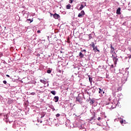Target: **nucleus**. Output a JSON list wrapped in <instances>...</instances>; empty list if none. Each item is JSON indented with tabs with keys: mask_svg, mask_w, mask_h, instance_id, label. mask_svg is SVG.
I'll return each mask as SVG.
<instances>
[{
	"mask_svg": "<svg viewBox=\"0 0 131 131\" xmlns=\"http://www.w3.org/2000/svg\"><path fill=\"white\" fill-rule=\"evenodd\" d=\"M94 103H95V100H94L93 99L90 100V104H91V105H93Z\"/></svg>",
	"mask_w": 131,
	"mask_h": 131,
	"instance_id": "obj_8",
	"label": "nucleus"
},
{
	"mask_svg": "<svg viewBox=\"0 0 131 131\" xmlns=\"http://www.w3.org/2000/svg\"><path fill=\"white\" fill-rule=\"evenodd\" d=\"M90 46H91V47H92V48H93V49H94V48L95 47V43H94V42H92L91 43V44H90Z\"/></svg>",
	"mask_w": 131,
	"mask_h": 131,
	"instance_id": "obj_12",
	"label": "nucleus"
},
{
	"mask_svg": "<svg viewBox=\"0 0 131 131\" xmlns=\"http://www.w3.org/2000/svg\"><path fill=\"white\" fill-rule=\"evenodd\" d=\"M97 119L98 120H101V117H98Z\"/></svg>",
	"mask_w": 131,
	"mask_h": 131,
	"instance_id": "obj_30",
	"label": "nucleus"
},
{
	"mask_svg": "<svg viewBox=\"0 0 131 131\" xmlns=\"http://www.w3.org/2000/svg\"><path fill=\"white\" fill-rule=\"evenodd\" d=\"M73 1H74V0H70L69 1L70 4H72V3H73Z\"/></svg>",
	"mask_w": 131,
	"mask_h": 131,
	"instance_id": "obj_22",
	"label": "nucleus"
},
{
	"mask_svg": "<svg viewBox=\"0 0 131 131\" xmlns=\"http://www.w3.org/2000/svg\"><path fill=\"white\" fill-rule=\"evenodd\" d=\"M111 53H115V49H113L111 50Z\"/></svg>",
	"mask_w": 131,
	"mask_h": 131,
	"instance_id": "obj_16",
	"label": "nucleus"
},
{
	"mask_svg": "<svg viewBox=\"0 0 131 131\" xmlns=\"http://www.w3.org/2000/svg\"><path fill=\"white\" fill-rule=\"evenodd\" d=\"M64 72V71H62V74H63V73Z\"/></svg>",
	"mask_w": 131,
	"mask_h": 131,
	"instance_id": "obj_34",
	"label": "nucleus"
},
{
	"mask_svg": "<svg viewBox=\"0 0 131 131\" xmlns=\"http://www.w3.org/2000/svg\"><path fill=\"white\" fill-rule=\"evenodd\" d=\"M40 82H41L42 83H43L44 84H46V83H47V81H46V80H40Z\"/></svg>",
	"mask_w": 131,
	"mask_h": 131,
	"instance_id": "obj_10",
	"label": "nucleus"
},
{
	"mask_svg": "<svg viewBox=\"0 0 131 131\" xmlns=\"http://www.w3.org/2000/svg\"><path fill=\"white\" fill-rule=\"evenodd\" d=\"M54 101L55 102V103H57V102L59 101V97L58 96H55L54 97Z\"/></svg>",
	"mask_w": 131,
	"mask_h": 131,
	"instance_id": "obj_3",
	"label": "nucleus"
},
{
	"mask_svg": "<svg viewBox=\"0 0 131 131\" xmlns=\"http://www.w3.org/2000/svg\"><path fill=\"white\" fill-rule=\"evenodd\" d=\"M31 94L33 96H34V95H35V93H32Z\"/></svg>",
	"mask_w": 131,
	"mask_h": 131,
	"instance_id": "obj_28",
	"label": "nucleus"
},
{
	"mask_svg": "<svg viewBox=\"0 0 131 131\" xmlns=\"http://www.w3.org/2000/svg\"><path fill=\"white\" fill-rule=\"evenodd\" d=\"M51 72H52V71H51V70H47V73L50 74V73H51Z\"/></svg>",
	"mask_w": 131,
	"mask_h": 131,
	"instance_id": "obj_21",
	"label": "nucleus"
},
{
	"mask_svg": "<svg viewBox=\"0 0 131 131\" xmlns=\"http://www.w3.org/2000/svg\"><path fill=\"white\" fill-rule=\"evenodd\" d=\"M83 14H81V13H79L78 15V17H79V18H81V17H82Z\"/></svg>",
	"mask_w": 131,
	"mask_h": 131,
	"instance_id": "obj_15",
	"label": "nucleus"
},
{
	"mask_svg": "<svg viewBox=\"0 0 131 131\" xmlns=\"http://www.w3.org/2000/svg\"><path fill=\"white\" fill-rule=\"evenodd\" d=\"M86 51V50H83L81 51V52H85V53Z\"/></svg>",
	"mask_w": 131,
	"mask_h": 131,
	"instance_id": "obj_32",
	"label": "nucleus"
},
{
	"mask_svg": "<svg viewBox=\"0 0 131 131\" xmlns=\"http://www.w3.org/2000/svg\"><path fill=\"white\" fill-rule=\"evenodd\" d=\"M103 94H104V92H103Z\"/></svg>",
	"mask_w": 131,
	"mask_h": 131,
	"instance_id": "obj_38",
	"label": "nucleus"
},
{
	"mask_svg": "<svg viewBox=\"0 0 131 131\" xmlns=\"http://www.w3.org/2000/svg\"><path fill=\"white\" fill-rule=\"evenodd\" d=\"M111 49H114V48L113 47V46H112V45H111Z\"/></svg>",
	"mask_w": 131,
	"mask_h": 131,
	"instance_id": "obj_27",
	"label": "nucleus"
},
{
	"mask_svg": "<svg viewBox=\"0 0 131 131\" xmlns=\"http://www.w3.org/2000/svg\"><path fill=\"white\" fill-rule=\"evenodd\" d=\"M41 122H42V121H40V123H41Z\"/></svg>",
	"mask_w": 131,
	"mask_h": 131,
	"instance_id": "obj_35",
	"label": "nucleus"
},
{
	"mask_svg": "<svg viewBox=\"0 0 131 131\" xmlns=\"http://www.w3.org/2000/svg\"><path fill=\"white\" fill-rule=\"evenodd\" d=\"M58 72L59 73H61L62 72V71H61V70H58Z\"/></svg>",
	"mask_w": 131,
	"mask_h": 131,
	"instance_id": "obj_26",
	"label": "nucleus"
},
{
	"mask_svg": "<svg viewBox=\"0 0 131 131\" xmlns=\"http://www.w3.org/2000/svg\"><path fill=\"white\" fill-rule=\"evenodd\" d=\"M71 8V5L70 4L67 5V9L68 10H70Z\"/></svg>",
	"mask_w": 131,
	"mask_h": 131,
	"instance_id": "obj_11",
	"label": "nucleus"
},
{
	"mask_svg": "<svg viewBox=\"0 0 131 131\" xmlns=\"http://www.w3.org/2000/svg\"><path fill=\"white\" fill-rule=\"evenodd\" d=\"M45 115H46V113H41V118H42V117H45Z\"/></svg>",
	"mask_w": 131,
	"mask_h": 131,
	"instance_id": "obj_13",
	"label": "nucleus"
},
{
	"mask_svg": "<svg viewBox=\"0 0 131 131\" xmlns=\"http://www.w3.org/2000/svg\"><path fill=\"white\" fill-rule=\"evenodd\" d=\"M51 15H53L52 13H51Z\"/></svg>",
	"mask_w": 131,
	"mask_h": 131,
	"instance_id": "obj_36",
	"label": "nucleus"
},
{
	"mask_svg": "<svg viewBox=\"0 0 131 131\" xmlns=\"http://www.w3.org/2000/svg\"><path fill=\"white\" fill-rule=\"evenodd\" d=\"M113 60L115 63H116V62H117L118 59L116 57H114Z\"/></svg>",
	"mask_w": 131,
	"mask_h": 131,
	"instance_id": "obj_9",
	"label": "nucleus"
},
{
	"mask_svg": "<svg viewBox=\"0 0 131 131\" xmlns=\"http://www.w3.org/2000/svg\"><path fill=\"white\" fill-rule=\"evenodd\" d=\"M53 17L54 19H59L60 18V15L57 13H55L53 15Z\"/></svg>",
	"mask_w": 131,
	"mask_h": 131,
	"instance_id": "obj_1",
	"label": "nucleus"
},
{
	"mask_svg": "<svg viewBox=\"0 0 131 131\" xmlns=\"http://www.w3.org/2000/svg\"><path fill=\"white\" fill-rule=\"evenodd\" d=\"M51 93L52 94V95H54V96H55V95H56V91H51Z\"/></svg>",
	"mask_w": 131,
	"mask_h": 131,
	"instance_id": "obj_14",
	"label": "nucleus"
},
{
	"mask_svg": "<svg viewBox=\"0 0 131 131\" xmlns=\"http://www.w3.org/2000/svg\"><path fill=\"white\" fill-rule=\"evenodd\" d=\"M56 117H59V116H60V114H57L56 115Z\"/></svg>",
	"mask_w": 131,
	"mask_h": 131,
	"instance_id": "obj_25",
	"label": "nucleus"
},
{
	"mask_svg": "<svg viewBox=\"0 0 131 131\" xmlns=\"http://www.w3.org/2000/svg\"><path fill=\"white\" fill-rule=\"evenodd\" d=\"M80 13L82 14V15H84V14H85V13H84V11L82 10V11H81Z\"/></svg>",
	"mask_w": 131,
	"mask_h": 131,
	"instance_id": "obj_18",
	"label": "nucleus"
},
{
	"mask_svg": "<svg viewBox=\"0 0 131 131\" xmlns=\"http://www.w3.org/2000/svg\"><path fill=\"white\" fill-rule=\"evenodd\" d=\"M89 81L92 83V81H93V78L89 77Z\"/></svg>",
	"mask_w": 131,
	"mask_h": 131,
	"instance_id": "obj_17",
	"label": "nucleus"
},
{
	"mask_svg": "<svg viewBox=\"0 0 131 131\" xmlns=\"http://www.w3.org/2000/svg\"><path fill=\"white\" fill-rule=\"evenodd\" d=\"M37 33H40V30H38L37 31Z\"/></svg>",
	"mask_w": 131,
	"mask_h": 131,
	"instance_id": "obj_31",
	"label": "nucleus"
},
{
	"mask_svg": "<svg viewBox=\"0 0 131 131\" xmlns=\"http://www.w3.org/2000/svg\"><path fill=\"white\" fill-rule=\"evenodd\" d=\"M95 116H96V114H94L93 117H92L91 118V120H93V119H94V118H95Z\"/></svg>",
	"mask_w": 131,
	"mask_h": 131,
	"instance_id": "obj_19",
	"label": "nucleus"
},
{
	"mask_svg": "<svg viewBox=\"0 0 131 131\" xmlns=\"http://www.w3.org/2000/svg\"><path fill=\"white\" fill-rule=\"evenodd\" d=\"M27 22H28V23H31V22H33V18H32V19L30 18L27 19Z\"/></svg>",
	"mask_w": 131,
	"mask_h": 131,
	"instance_id": "obj_6",
	"label": "nucleus"
},
{
	"mask_svg": "<svg viewBox=\"0 0 131 131\" xmlns=\"http://www.w3.org/2000/svg\"><path fill=\"white\" fill-rule=\"evenodd\" d=\"M120 123H121V124H122V123H123V120H121L120 121Z\"/></svg>",
	"mask_w": 131,
	"mask_h": 131,
	"instance_id": "obj_29",
	"label": "nucleus"
},
{
	"mask_svg": "<svg viewBox=\"0 0 131 131\" xmlns=\"http://www.w3.org/2000/svg\"><path fill=\"white\" fill-rule=\"evenodd\" d=\"M3 83H4V84H7V81L6 80L3 81Z\"/></svg>",
	"mask_w": 131,
	"mask_h": 131,
	"instance_id": "obj_24",
	"label": "nucleus"
},
{
	"mask_svg": "<svg viewBox=\"0 0 131 131\" xmlns=\"http://www.w3.org/2000/svg\"><path fill=\"white\" fill-rule=\"evenodd\" d=\"M93 51L94 52H98V53H100V50L99 49H98V47L97 46H96L95 47L93 48Z\"/></svg>",
	"mask_w": 131,
	"mask_h": 131,
	"instance_id": "obj_5",
	"label": "nucleus"
},
{
	"mask_svg": "<svg viewBox=\"0 0 131 131\" xmlns=\"http://www.w3.org/2000/svg\"><path fill=\"white\" fill-rule=\"evenodd\" d=\"M112 56L113 57V55H112Z\"/></svg>",
	"mask_w": 131,
	"mask_h": 131,
	"instance_id": "obj_37",
	"label": "nucleus"
},
{
	"mask_svg": "<svg viewBox=\"0 0 131 131\" xmlns=\"http://www.w3.org/2000/svg\"><path fill=\"white\" fill-rule=\"evenodd\" d=\"M6 76H7V77H10V75H6Z\"/></svg>",
	"mask_w": 131,
	"mask_h": 131,
	"instance_id": "obj_33",
	"label": "nucleus"
},
{
	"mask_svg": "<svg viewBox=\"0 0 131 131\" xmlns=\"http://www.w3.org/2000/svg\"><path fill=\"white\" fill-rule=\"evenodd\" d=\"M86 4L85 3L84 4V5H83V4H81V5H80V7L79 10L80 11H81V10H82V9H83V8H84V7H86Z\"/></svg>",
	"mask_w": 131,
	"mask_h": 131,
	"instance_id": "obj_2",
	"label": "nucleus"
},
{
	"mask_svg": "<svg viewBox=\"0 0 131 131\" xmlns=\"http://www.w3.org/2000/svg\"><path fill=\"white\" fill-rule=\"evenodd\" d=\"M79 57L81 59H82V58H83V57H84V55H83V54H82V53L81 52L79 53Z\"/></svg>",
	"mask_w": 131,
	"mask_h": 131,
	"instance_id": "obj_7",
	"label": "nucleus"
},
{
	"mask_svg": "<svg viewBox=\"0 0 131 131\" xmlns=\"http://www.w3.org/2000/svg\"><path fill=\"white\" fill-rule=\"evenodd\" d=\"M102 92H103V90H102V89L99 88V94H102Z\"/></svg>",
	"mask_w": 131,
	"mask_h": 131,
	"instance_id": "obj_20",
	"label": "nucleus"
},
{
	"mask_svg": "<svg viewBox=\"0 0 131 131\" xmlns=\"http://www.w3.org/2000/svg\"><path fill=\"white\" fill-rule=\"evenodd\" d=\"M76 101H77V102H80V99H78V98H76Z\"/></svg>",
	"mask_w": 131,
	"mask_h": 131,
	"instance_id": "obj_23",
	"label": "nucleus"
},
{
	"mask_svg": "<svg viewBox=\"0 0 131 131\" xmlns=\"http://www.w3.org/2000/svg\"><path fill=\"white\" fill-rule=\"evenodd\" d=\"M121 10V9L120 8H118L116 11V14H117V15H120L121 14V12H120Z\"/></svg>",
	"mask_w": 131,
	"mask_h": 131,
	"instance_id": "obj_4",
	"label": "nucleus"
}]
</instances>
